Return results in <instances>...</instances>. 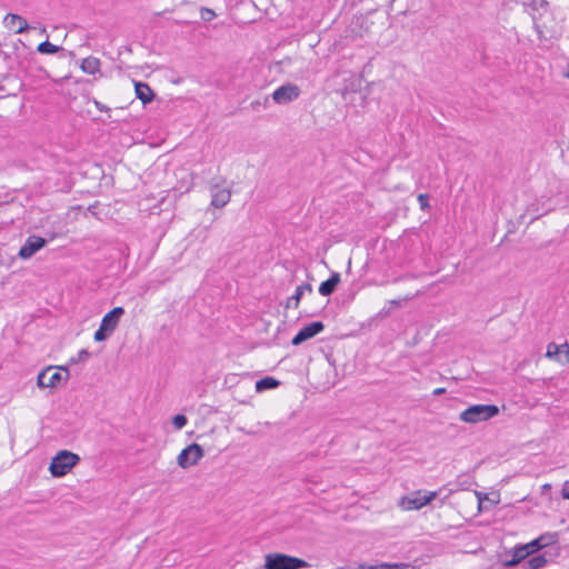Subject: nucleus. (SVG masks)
<instances>
[{"label": "nucleus", "instance_id": "obj_1", "mask_svg": "<svg viewBox=\"0 0 569 569\" xmlns=\"http://www.w3.org/2000/svg\"><path fill=\"white\" fill-rule=\"evenodd\" d=\"M306 560L286 553L273 552L264 556L263 569H303L309 568Z\"/></svg>", "mask_w": 569, "mask_h": 569}, {"label": "nucleus", "instance_id": "obj_7", "mask_svg": "<svg viewBox=\"0 0 569 569\" xmlns=\"http://www.w3.org/2000/svg\"><path fill=\"white\" fill-rule=\"evenodd\" d=\"M301 90L297 84L287 83L273 91L272 99L278 104H288L298 99Z\"/></svg>", "mask_w": 569, "mask_h": 569}, {"label": "nucleus", "instance_id": "obj_12", "mask_svg": "<svg viewBox=\"0 0 569 569\" xmlns=\"http://www.w3.org/2000/svg\"><path fill=\"white\" fill-rule=\"evenodd\" d=\"M558 541V533L556 532H546L538 537L537 539L532 540L531 542L527 543V548L531 553L537 552L538 550L542 549L543 547L553 545Z\"/></svg>", "mask_w": 569, "mask_h": 569}, {"label": "nucleus", "instance_id": "obj_29", "mask_svg": "<svg viewBox=\"0 0 569 569\" xmlns=\"http://www.w3.org/2000/svg\"><path fill=\"white\" fill-rule=\"evenodd\" d=\"M521 561L519 558H517L513 553L511 556L510 559H507L503 561V566L507 567V568H511V567H516L517 565H519Z\"/></svg>", "mask_w": 569, "mask_h": 569}, {"label": "nucleus", "instance_id": "obj_17", "mask_svg": "<svg viewBox=\"0 0 569 569\" xmlns=\"http://www.w3.org/2000/svg\"><path fill=\"white\" fill-rule=\"evenodd\" d=\"M359 569H416L409 563H388L382 562L378 565H360Z\"/></svg>", "mask_w": 569, "mask_h": 569}, {"label": "nucleus", "instance_id": "obj_15", "mask_svg": "<svg viewBox=\"0 0 569 569\" xmlns=\"http://www.w3.org/2000/svg\"><path fill=\"white\" fill-rule=\"evenodd\" d=\"M137 98L142 101L143 104L149 103L153 100L154 93L144 82H136L134 84Z\"/></svg>", "mask_w": 569, "mask_h": 569}, {"label": "nucleus", "instance_id": "obj_5", "mask_svg": "<svg viewBox=\"0 0 569 569\" xmlns=\"http://www.w3.org/2000/svg\"><path fill=\"white\" fill-rule=\"evenodd\" d=\"M58 369L64 371L66 376L62 377V375L59 371L50 373L52 370V367H49V368L42 370L38 375V378H37L38 386L40 388H54L60 383V381L64 380V382H66L69 377L68 368L60 366V367H58Z\"/></svg>", "mask_w": 569, "mask_h": 569}, {"label": "nucleus", "instance_id": "obj_31", "mask_svg": "<svg viewBox=\"0 0 569 569\" xmlns=\"http://www.w3.org/2000/svg\"><path fill=\"white\" fill-rule=\"evenodd\" d=\"M562 497L569 500V481H566L562 487Z\"/></svg>", "mask_w": 569, "mask_h": 569}, {"label": "nucleus", "instance_id": "obj_28", "mask_svg": "<svg viewBox=\"0 0 569 569\" xmlns=\"http://www.w3.org/2000/svg\"><path fill=\"white\" fill-rule=\"evenodd\" d=\"M418 201H419V204H420V208L421 210H428L430 208V204H429V194L427 193H420L418 196Z\"/></svg>", "mask_w": 569, "mask_h": 569}, {"label": "nucleus", "instance_id": "obj_9", "mask_svg": "<svg viewBox=\"0 0 569 569\" xmlns=\"http://www.w3.org/2000/svg\"><path fill=\"white\" fill-rule=\"evenodd\" d=\"M323 330L325 325L322 321L310 322L298 331V333L292 338L291 343L293 346H299L302 342L316 337Z\"/></svg>", "mask_w": 569, "mask_h": 569}, {"label": "nucleus", "instance_id": "obj_32", "mask_svg": "<svg viewBox=\"0 0 569 569\" xmlns=\"http://www.w3.org/2000/svg\"><path fill=\"white\" fill-rule=\"evenodd\" d=\"M532 20H533V28H535V30L537 31V33L539 36H541L542 30H541L540 26L537 23L538 19H537V17L535 14L532 16Z\"/></svg>", "mask_w": 569, "mask_h": 569}, {"label": "nucleus", "instance_id": "obj_26", "mask_svg": "<svg viewBox=\"0 0 569 569\" xmlns=\"http://www.w3.org/2000/svg\"><path fill=\"white\" fill-rule=\"evenodd\" d=\"M561 352V346L556 345L555 342H550L547 347L546 356L548 358H555Z\"/></svg>", "mask_w": 569, "mask_h": 569}, {"label": "nucleus", "instance_id": "obj_30", "mask_svg": "<svg viewBox=\"0 0 569 569\" xmlns=\"http://www.w3.org/2000/svg\"><path fill=\"white\" fill-rule=\"evenodd\" d=\"M297 290H301L302 295H305L306 291L312 292V286L308 282H303L300 286L296 288Z\"/></svg>", "mask_w": 569, "mask_h": 569}, {"label": "nucleus", "instance_id": "obj_33", "mask_svg": "<svg viewBox=\"0 0 569 569\" xmlns=\"http://www.w3.org/2000/svg\"><path fill=\"white\" fill-rule=\"evenodd\" d=\"M94 106L97 107V109L99 111H109L110 110L107 106L102 104L101 102H99L97 100H94Z\"/></svg>", "mask_w": 569, "mask_h": 569}, {"label": "nucleus", "instance_id": "obj_36", "mask_svg": "<svg viewBox=\"0 0 569 569\" xmlns=\"http://www.w3.org/2000/svg\"><path fill=\"white\" fill-rule=\"evenodd\" d=\"M390 303H391L392 306L400 307V305H401V300H396V299H395V300H391V301H390Z\"/></svg>", "mask_w": 569, "mask_h": 569}, {"label": "nucleus", "instance_id": "obj_25", "mask_svg": "<svg viewBox=\"0 0 569 569\" xmlns=\"http://www.w3.org/2000/svg\"><path fill=\"white\" fill-rule=\"evenodd\" d=\"M188 422V419L184 415H176L173 418H172V425L174 426L176 429L180 430L182 429Z\"/></svg>", "mask_w": 569, "mask_h": 569}, {"label": "nucleus", "instance_id": "obj_23", "mask_svg": "<svg viewBox=\"0 0 569 569\" xmlns=\"http://www.w3.org/2000/svg\"><path fill=\"white\" fill-rule=\"evenodd\" d=\"M513 555L520 559V561L522 562L528 556L531 555V551H529V549L527 548L526 545H522V546H519V547H516L515 550H513Z\"/></svg>", "mask_w": 569, "mask_h": 569}, {"label": "nucleus", "instance_id": "obj_19", "mask_svg": "<svg viewBox=\"0 0 569 569\" xmlns=\"http://www.w3.org/2000/svg\"><path fill=\"white\" fill-rule=\"evenodd\" d=\"M547 558L545 555H537L523 562L526 569H540L547 565Z\"/></svg>", "mask_w": 569, "mask_h": 569}, {"label": "nucleus", "instance_id": "obj_21", "mask_svg": "<svg viewBox=\"0 0 569 569\" xmlns=\"http://www.w3.org/2000/svg\"><path fill=\"white\" fill-rule=\"evenodd\" d=\"M302 296L303 295H302L301 290L296 289L295 293L290 298H288L286 308H291V307L295 309L298 308Z\"/></svg>", "mask_w": 569, "mask_h": 569}, {"label": "nucleus", "instance_id": "obj_13", "mask_svg": "<svg viewBox=\"0 0 569 569\" xmlns=\"http://www.w3.org/2000/svg\"><path fill=\"white\" fill-rule=\"evenodd\" d=\"M340 273L332 272L330 278L321 282L319 286V293L322 296H330L335 292L337 286L340 283Z\"/></svg>", "mask_w": 569, "mask_h": 569}, {"label": "nucleus", "instance_id": "obj_18", "mask_svg": "<svg viewBox=\"0 0 569 569\" xmlns=\"http://www.w3.org/2000/svg\"><path fill=\"white\" fill-rule=\"evenodd\" d=\"M279 385L280 382L273 377H264L256 382V389L257 391L261 392L264 390L277 388Z\"/></svg>", "mask_w": 569, "mask_h": 569}, {"label": "nucleus", "instance_id": "obj_6", "mask_svg": "<svg viewBox=\"0 0 569 569\" xmlns=\"http://www.w3.org/2000/svg\"><path fill=\"white\" fill-rule=\"evenodd\" d=\"M203 456L202 447L198 443H191L179 453L177 462L181 468L187 469L197 465Z\"/></svg>", "mask_w": 569, "mask_h": 569}, {"label": "nucleus", "instance_id": "obj_16", "mask_svg": "<svg viewBox=\"0 0 569 569\" xmlns=\"http://www.w3.org/2000/svg\"><path fill=\"white\" fill-rule=\"evenodd\" d=\"M100 60L96 57H88L81 61L80 68L88 74H96L100 71Z\"/></svg>", "mask_w": 569, "mask_h": 569}, {"label": "nucleus", "instance_id": "obj_11", "mask_svg": "<svg viewBox=\"0 0 569 569\" xmlns=\"http://www.w3.org/2000/svg\"><path fill=\"white\" fill-rule=\"evenodd\" d=\"M4 24L8 29L13 30L14 33H23L29 30V24L27 20L16 13H8L4 17Z\"/></svg>", "mask_w": 569, "mask_h": 569}, {"label": "nucleus", "instance_id": "obj_3", "mask_svg": "<svg viewBox=\"0 0 569 569\" xmlns=\"http://www.w3.org/2000/svg\"><path fill=\"white\" fill-rule=\"evenodd\" d=\"M499 413L496 405H473L460 413V419L467 423L487 421Z\"/></svg>", "mask_w": 569, "mask_h": 569}, {"label": "nucleus", "instance_id": "obj_34", "mask_svg": "<svg viewBox=\"0 0 569 569\" xmlns=\"http://www.w3.org/2000/svg\"><path fill=\"white\" fill-rule=\"evenodd\" d=\"M565 350V355L567 357V362H569V345L566 342L561 345V351Z\"/></svg>", "mask_w": 569, "mask_h": 569}, {"label": "nucleus", "instance_id": "obj_10", "mask_svg": "<svg viewBox=\"0 0 569 569\" xmlns=\"http://www.w3.org/2000/svg\"><path fill=\"white\" fill-rule=\"evenodd\" d=\"M47 239L39 236H29L20 248L18 256L22 259L31 258L37 251L47 244Z\"/></svg>", "mask_w": 569, "mask_h": 569}, {"label": "nucleus", "instance_id": "obj_22", "mask_svg": "<svg viewBox=\"0 0 569 569\" xmlns=\"http://www.w3.org/2000/svg\"><path fill=\"white\" fill-rule=\"evenodd\" d=\"M529 8L532 11L547 10L549 3L547 0H530L528 3Z\"/></svg>", "mask_w": 569, "mask_h": 569}, {"label": "nucleus", "instance_id": "obj_4", "mask_svg": "<svg viewBox=\"0 0 569 569\" xmlns=\"http://www.w3.org/2000/svg\"><path fill=\"white\" fill-rule=\"evenodd\" d=\"M123 315L124 309L122 307H116L107 312L101 320L99 329L94 332V340L98 342L107 340L117 329Z\"/></svg>", "mask_w": 569, "mask_h": 569}, {"label": "nucleus", "instance_id": "obj_8", "mask_svg": "<svg viewBox=\"0 0 569 569\" xmlns=\"http://www.w3.org/2000/svg\"><path fill=\"white\" fill-rule=\"evenodd\" d=\"M437 496L436 491L432 492H422L416 491L410 497H406L402 499L403 508L408 510H419L420 508L428 505L432 499Z\"/></svg>", "mask_w": 569, "mask_h": 569}, {"label": "nucleus", "instance_id": "obj_27", "mask_svg": "<svg viewBox=\"0 0 569 569\" xmlns=\"http://www.w3.org/2000/svg\"><path fill=\"white\" fill-rule=\"evenodd\" d=\"M200 14L203 21H211L216 17L214 11L209 8H201Z\"/></svg>", "mask_w": 569, "mask_h": 569}, {"label": "nucleus", "instance_id": "obj_20", "mask_svg": "<svg viewBox=\"0 0 569 569\" xmlns=\"http://www.w3.org/2000/svg\"><path fill=\"white\" fill-rule=\"evenodd\" d=\"M38 52L42 53V54H52V53H57V52H62L64 53L66 50L62 48V47H59V46H56V44H52L51 42L49 41H43L41 42L38 48H37Z\"/></svg>", "mask_w": 569, "mask_h": 569}, {"label": "nucleus", "instance_id": "obj_24", "mask_svg": "<svg viewBox=\"0 0 569 569\" xmlns=\"http://www.w3.org/2000/svg\"><path fill=\"white\" fill-rule=\"evenodd\" d=\"M91 353L87 349H81L76 357L70 359V363H78L90 358Z\"/></svg>", "mask_w": 569, "mask_h": 569}, {"label": "nucleus", "instance_id": "obj_35", "mask_svg": "<svg viewBox=\"0 0 569 569\" xmlns=\"http://www.w3.org/2000/svg\"><path fill=\"white\" fill-rule=\"evenodd\" d=\"M446 392V389L445 388H437L433 390V396H440V395H443Z\"/></svg>", "mask_w": 569, "mask_h": 569}, {"label": "nucleus", "instance_id": "obj_14", "mask_svg": "<svg viewBox=\"0 0 569 569\" xmlns=\"http://www.w3.org/2000/svg\"><path fill=\"white\" fill-rule=\"evenodd\" d=\"M212 199H211V206L214 208H223L231 198V192L228 189H212Z\"/></svg>", "mask_w": 569, "mask_h": 569}, {"label": "nucleus", "instance_id": "obj_2", "mask_svg": "<svg viewBox=\"0 0 569 569\" xmlns=\"http://www.w3.org/2000/svg\"><path fill=\"white\" fill-rule=\"evenodd\" d=\"M80 457L69 450H60L52 459L49 470L53 477L66 476L78 462Z\"/></svg>", "mask_w": 569, "mask_h": 569}]
</instances>
